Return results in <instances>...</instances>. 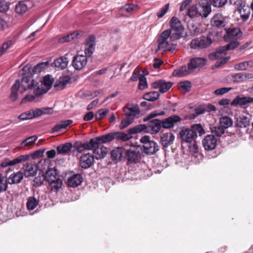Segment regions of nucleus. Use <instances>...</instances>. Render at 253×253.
<instances>
[{"mask_svg":"<svg viewBox=\"0 0 253 253\" xmlns=\"http://www.w3.org/2000/svg\"><path fill=\"white\" fill-rule=\"evenodd\" d=\"M28 6L25 1H19L15 7V12L19 14H23L27 11Z\"/></svg>","mask_w":253,"mask_h":253,"instance_id":"nucleus-32","label":"nucleus"},{"mask_svg":"<svg viewBox=\"0 0 253 253\" xmlns=\"http://www.w3.org/2000/svg\"><path fill=\"white\" fill-rule=\"evenodd\" d=\"M20 90L21 92H24L27 90L32 89L34 86L37 84L36 82L30 76H25L19 81Z\"/></svg>","mask_w":253,"mask_h":253,"instance_id":"nucleus-8","label":"nucleus"},{"mask_svg":"<svg viewBox=\"0 0 253 253\" xmlns=\"http://www.w3.org/2000/svg\"><path fill=\"white\" fill-rule=\"evenodd\" d=\"M70 80L71 78L68 76L60 78L59 80V83L57 85L61 88H64L67 84L70 82Z\"/></svg>","mask_w":253,"mask_h":253,"instance_id":"nucleus-53","label":"nucleus"},{"mask_svg":"<svg viewBox=\"0 0 253 253\" xmlns=\"http://www.w3.org/2000/svg\"><path fill=\"white\" fill-rule=\"evenodd\" d=\"M191 130L193 131L194 135H195V139L197 138L198 134L202 136L205 133V130L200 124L193 125L190 127Z\"/></svg>","mask_w":253,"mask_h":253,"instance_id":"nucleus-33","label":"nucleus"},{"mask_svg":"<svg viewBox=\"0 0 253 253\" xmlns=\"http://www.w3.org/2000/svg\"><path fill=\"white\" fill-rule=\"evenodd\" d=\"M86 56L76 55L74 57L72 61V65L77 70L83 69L87 63Z\"/></svg>","mask_w":253,"mask_h":253,"instance_id":"nucleus-18","label":"nucleus"},{"mask_svg":"<svg viewBox=\"0 0 253 253\" xmlns=\"http://www.w3.org/2000/svg\"><path fill=\"white\" fill-rule=\"evenodd\" d=\"M9 9V4L5 0L0 1V12H6Z\"/></svg>","mask_w":253,"mask_h":253,"instance_id":"nucleus-63","label":"nucleus"},{"mask_svg":"<svg viewBox=\"0 0 253 253\" xmlns=\"http://www.w3.org/2000/svg\"><path fill=\"white\" fill-rule=\"evenodd\" d=\"M134 119L130 117H127L123 120L121 123L120 127L121 129L125 128L132 124L134 121Z\"/></svg>","mask_w":253,"mask_h":253,"instance_id":"nucleus-57","label":"nucleus"},{"mask_svg":"<svg viewBox=\"0 0 253 253\" xmlns=\"http://www.w3.org/2000/svg\"><path fill=\"white\" fill-rule=\"evenodd\" d=\"M192 71L193 70L191 69L189 63H188L187 66H183L181 67L179 70L176 72L175 76H177L179 77H184L190 74Z\"/></svg>","mask_w":253,"mask_h":253,"instance_id":"nucleus-36","label":"nucleus"},{"mask_svg":"<svg viewBox=\"0 0 253 253\" xmlns=\"http://www.w3.org/2000/svg\"><path fill=\"white\" fill-rule=\"evenodd\" d=\"M49 65L48 62H42L37 64L33 69L34 73H40L42 69Z\"/></svg>","mask_w":253,"mask_h":253,"instance_id":"nucleus-55","label":"nucleus"},{"mask_svg":"<svg viewBox=\"0 0 253 253\" xmlns=\"http://www.w3.org/2000/svg\"><path fill=\"white\" fill-rule=\"evenodd\" d=\"M189 45L190 48L193 49L200 50L203 49L200 37L192 39Z\"/></svg>","mask_w":253,"mask_h":253,"instance_id":"nucleus-42","label":"nucleus"},{"mask_svg":"<svg viewBox=\"0 0 253 253\" xmlns=\"http://www.w3.org/2000/svg\"><path fill=\"white\" fill-rule=\"evenodd\" d=\"M227 24L223 16L219 13L215 14L211 19V25L213 27L221 28Z\"/></svg>","mask_w":253,"mask_h":253,"instance_id":"nucleus-16","label":"nucleus"},{"mask_svg":"<svg viewBox=\"0 0 253 253\" xmlns=\"http://www.w3.org/2000/svg\"><path fill=\"white\" fill-rule=\"evenodd\" d=\"M185 29L179 20L175 17V40L183 38L184 35Z\"/></svg>","mask_w":253,"mask_h":253,"instance_id":"nucleus-25","label":"nucleus"},{"mask_svg":"<svg viewBox=\"0 0 253 253\" xmlns=\"http://www.w3.org/2000/svg\"><path fill=\"white\" fill-rule=\"evenodd\" d=\"M78 35V34L77 33H73L66 36H65L62 38L59 39V42H70L73 39H75V37H77Z\"/></svg>","mask_w":253,"mask_h":253,"instance_id":"nucleus-59","label":"nucleus"},{"mask_svg":"<svg viewBox=\"0 0 253 253\" xmlns=\"http://www.w3.org/2000/svg\"><path fill=\"white\" fill-rule=\"evenodd\" d=\"M207 63V60L206 58L203 57H196L190 59V64L191 69L193 71L197 68H202Z\"/></svg>","mask_w":253,"mask_h":253,"instance_id":"nucleus-24","label":"nucleus"},{"mask_svg":"<svg viewBox=\"0 0 253 253\" xmlns=\"http://www.w3.org/2000/svg\"><path fill=\"white\" fill-rule=\"evenodd\" d=\"M161 120L154 119L148 123L149 130L151 134H156L160 131L162 126Z\"/></svg>","mask_w":253,"mask_h":253,"instance_id":"nucleus-22","label":"nucleus"},{"mask_svg":"<svg viewBox=\"0 0 253 253\" xmlns=\"http://www.w3.org/2000/svg\"><path fill=\"white\" fill-rule=\"evenodd\" d=\"M48 161V160L42 159L39 162L38 165L35 163H30L24 165L23 169L25 176L27 177L35 176L37 173L38 168H40L41 165L44 164Z\"/></svg>","mask_w":253,"mask_h":253,"instance_id":"nucleus-7","label":"nucleus"},{"mask_svg":"<svg viewBox=\"0 0 253 253\" xmlns=\"http://www.w3.org/2000/svg\"><path fill=\"white\" fill-rule=\"evenodd\" d=\"M108 152V149L103 146H102L100 148H97V149H95L94 151H93L94 154L96 155L95 157L97 159L104 158Z\"/></svg>","mask_w":253,"mask_h":253,"instance_id":"nucleus-37","label":"nucleus"},{"mask_svg":"<svg viewBox=\"0 0 253 253\" xmlns=\"http://www.w3.org/2000/svg\"><path fill=\"white\" fill-rule=\"evenodd\" d=\"M171 29L165 30L158 36L157 39L158 47L156 51L166 52L171 51L173 49L174 36L172 34Z\"/></svg>","mask_w":253,"mask_h":253,"instance_id":"nucleus-3","label":"nucleus"},{"mask_svg":"<svg viewBox=\"0 0 253 253\" xmlns=\"http://www.w3.org/2000/svg\"><path fill=\"white\" fill-rule=\"evenodd\" d=\"M251 8V7L246 6L245 3L244 6L238 8V11L239 12L240 17L243 21H245L249 19L250 15Z\"/></svg>","mask_w":253,"mask_h":253,"instance_id":"nucleus-28","label":"nucleus"},{"mask_svg":"<svg viewBox=\"0 0 253 253\" xmlns=\"http://www.w3.org/2000/svg\"><path fill=\"white\" fill-rule=\"evenodd\" d=\"M58 178L59 177L57 175V169L51 168L47 170L45 179L48 182L53 181Z\"/></svg>","mask_w":253,"mask_h":253,"instance_id":"nucleus-34","label":"nucleus"},{"mask_svg":"<svg viewBox=\"0 0 253 253\" xmlns=\"http://www.w3.org/2000/svg\"><path fill=\"white\" fill-rule=\"evenodd\" d=\"M228 0H211V3L214 7H222L227 2Z\"/></svg>","mask_w":253,"mask_h":253,"instance_id":"nucleus-60","label":"nucleus"},{"mask_svg":"<svg viewBox=\"0 0 253 253\" xmlns=\"http://www.w3.org/2000/svg\"><path fill=\"white\" fill-rule=\"evenodd\" d=\"M29 158L30 157L29 155H20L12 160H10L8 159H5L1 163V167L5 168L8 166H14L28 160Z\"/></svg>","mask_w":253,"mask_h":253,"instance_id":"nucleus-12","label":"nucleus"},{"mask_svg":"<svg viewBox=\"0 0 253 253\" xmlns=\"http://www.w3.org/2000/svg\"><path fill=\"white\" fill-rule=\"evenodd\" d=\"M179 135L182 141L186 143L196 140L195 135L190 128L183 127L179 132Z\"/></svg>","mask_w":253,"mask_h":253,"instance_id":"nucleus-11","label":"nucleus"},{"mask_svg":"<svg viewBox=\"0 0 253 253\" xmlns=\"http://www.w3.org/2000/svg\"><path fill=\"white\" fill-rule=\"evenodd\" d=\"M217 138L213 135H207L202 141L203 145L206 150H212L217 145Z\"/></svg>","mask_w":253,"mask_h":253,"instance_id":"nucleus-10","label":"nucleus"},{"mask_svg":"<svg viewBox=\"0 0 253 253\" xmlns=\"http://www.w3.org/2000/svg\"><path fill=\"white\" fill-rule=\"evenodd\" d=\"M138 87L140 89L143 90L147 87V83L146 79L143 76H141L139 78Z\"/></svg>","mask_w":253,"mask_h":253,"instance_id":"nucleus-62","label":"nucleus"},{"mask_svg":"<svg viewBox=\"0 0 253 253\" xmlns=\"http://www.w3.org/2000/svg\"><path fill=\"white\" fill-rule=\"evenodd\" d=\"M162 127L166 129H169L174 126V115L161 121Z\"/></svg>","mask_w":253,"mask_h":253,"instance_id":"nucleus-39","label":"nucleus"},{"mask_svg":"<svg viewBox=\"0 0 253 253\" xmlns=\"http://www.w3.org/2000/svg\"><path fill=\"white\" fill-rule=\"evenodd\" d=\"M211 135L219 137L225 133V129L220 125H211L210 127Z\"/></svg>","mask_w":253,"mask_h":253,"instance_id":"nucleus-27","label":"nucleus"},{"mask_svg":"<svg viewBox=\"0 0 253 253\" xmlns=\"http://www.w3.org/2000/svg\"><path fill=\"white\" fill-rule=\"evenodd\" d=\"M125 157L129 163H136L140 159V154L133 148L126 151Z\"/></svg>","mask_w":253,"mask_h":253,"instance_id":"nucleus-23","label":"nucleus"},{"mask_svg":"<svg viewBox=\"0 0 253 253\" xmlns=\"http://www.w3.org/2000/svg\"><path fill=\"white\" fill-rule=\"evenodd\" d=\"M95 46V37L90 35L85 40L84 52L86 55L90 56L93 53Z\"/></svg>","mask_w":253,"mask_h":253,"instance_id":"nucleus-14","label":"nucleus"},{"mask_svg":"<svg viewBox=\"0 0 253 253\" xmlns=\"http://www.w3.org/2000/svg\"><path fill=\"white\" fill-rule=\"evenodd\" d=\"M91 149H93V151L97 148H99L98 145L99 144L102 143L100 137H96L93 138H91L89 142Z\"/></svg>","mask_w":253,"mask_h":253,"instance_id":"nucleus-49","label":"nucleus"},{"mask_svg":"<svg viewBox=\"0 0 253 253\" xmlns=\"http://www.w3.org/2000/svg\"><path fill=\"white\" fill-rule=\"evenodd\" d=\"M186 144H187V146L188 147L189 151L191 153L195 154L198 153V146L195 140L193 141L192 142H189Z\"/></svg>","mask_w":253,"mask_h":253,"instance_id":"nucleus-48","label":"nucleus"},{"mask_svg":"<svg viewBox=\"0 0 253 253\" xmlns=\"http://www.w3.org/2000/svg\"><path fill=\"white\" fill-rule=\"evenodd\" d=\"M165 114V112L164 111H161L160 112H158V111H155L151 112L149 115H148L146 117L143 118V120L144 122H147L149 120L154 118L158 116H163Z\"/></svg>","mask_w":253,"mask_h":253,"instance_id":"nucleus-52","label":"nucleus"},{"mask_svg":"<svg viewBox=\"0 0 253 253\" xmlns=\"http://www.w3.org/2000/svg\"><path fill=\"white\" fill-rule=\"evenodd\" d=\"M139 8L140 7L138 4H127L121 8V11H126L128 13H131L137 11Z\"/></svg>","mask_w":253,"mask_h":253,"instance_id":"nucleus-44","label":"nucleus"},{"mask_svg":"<svg viewBox=\"0 0 253 253\" xmlns=\"http://www.w3.org/2000/svg\"><path fill=\"white\" fill-rule=\"evenodd\" d=\"M233 81L236 82H242L245 80L244 74L242 73H236L232 76Z\"/></svg>","mask_w":253,"mask_h":253,"instance_id":"nucleus-64","label":"nucleus"},{"mask_svg":"<svg viewBox=\"0 0 253 253\" xmlns=\"http://www.w3.org/2000/svg\"><path fill=\"white\" fill-rule=\"evenodd\" d=\"M83 178L81 174H75L68 178L67 184L71 187H76L83 182Z\"/></svg>","mask_w":253,"mask_h":253,"instance_id":"nucleus-21","label":"nucleus"},{"mask_svg":"<svg viewBox=\"0 0 253 253\" xmlns=\"http://www.w3.org/2000/svg\"><path fill=\"white\" fill-rule=\"evenodd\" d=\"M19 89H20L19 81L16 80L14 84L11 87V93L10 95V98L11 100L15 101L17 99V91Z\"/></svg>","mask_w":253,"mask_h":253,"instance_id":"nucleus-41","label":"nucleus"},{"mask_svg":"<svg viewBox=\"0 0 253 253\" xmlns=\"http://www.w3.org/2000/svg\"><path fill=\"white\" fill-rule=\"evenodd\" d=\"M217 33L215 31H210L206 36H202L200 37L203 49L210 47L213 43L215 42Z\"/></svg>","mask_w":253,"mask_h":253,"instance_id":"nucleus-9","label":"nucleus"},{"mask_svg":"<svg viewBox=\"0 0 253 253\" xmlns=\"http://www.w3.org/2000/svg\"><path fill=\"white\" fill-rule=\"evenodd\" d=\"M125 115L127 117L134 118L140 114L139 107L137 105L133 104H128L125 106L123 108Z\"/></svg>","mask_w":253,"mask_h":253,"instance_id":"nucleus-13","label":"nucleus"},{"mask_svg":"<svg viewBox=\"0 0 253 253\" xmlns=\"http://www.w3.org/2000/svg\"><path fill=\"white\" fill-rule=\"evenodd\" d=\"M160 94L158 91H151L144 95L143 98L145 100L153 101L159 98Z\"/></svg>","mask_w":253,"mask_h":253,"instance_id":"nucleus-46","label":"nucleus"},{"mask_svg":"<svg viewBox=\"0 0 253 253\" xmlns=\"http://www.w3.org/2000/svg\"><path fill=\"white\" fill-rule=\"evenodd\" d=\"M174 137L171 133H165L163 134L161 141L162 144L165 147H168L169 144L172 143Z\"/></svg>","mask_w":253,"mask_h":253,"instance_id":"nucleus-29","label":"nucleus"},{"mask_svg":"<svg viewBox=\"0 0 253 253\" xmlns=\"http://www.w3.org/2000/svg\"><path fill=\"white\" fill-rule=\"evenodd\" d=\"M225 30L226 35L224 38L225 41L229 42V43L217 49L215 52L210 53L209 55L210 60H214L220 58L226 54L227 50H233L239 46V42L237 40L242 35L240 28L233 27Z\"/></svg>","mask_w":253,"mask_h":253,"instance_id":"nucleus-1","label":"nucleus"},{"mask_svg":"<svg viewBox=\"0 0 253 253\" xmlns=\"http://www.w3.org/2000/svg\"><path fill=\"white\" fill-rule=\"evenodd\" d=\"M8 184L6 179L0 173V193L7 190Z\"/></svg>","mask_w":253,"mask_h":253,"instance_id":"nucleus-50","label":"nucleus"},{"mask_svg":"<svg viewBox=\"0 0 253 253\" xmlns=\"http://www.w3.org/2000/svg\"><path fill=\"white\" fill-rule=\"evenodd\" d=\"M148 131H149L148 126H147L145 125H138L130 130V132L132 133H135L141 131L147 132Z\"/></svg>","mask_w":253,"mask_h":253,"instance_id":"nucleus-51","label":"nucleus"},{"mask_svg":"<svg viewBox=\"0 0 253 253\" xmlns=\"http://www.w3.org/2000/svg\"><path fill=\"white\" fill-rule=\"evenodd\" d=\"M169 7V3L165 5L163 7L160 8L157 13V16L158 18L163 17L168 12Z\"/></svg>","mask_w":253,"mask_h":253,"instance_id":"nucleus-58","label":"nucleus"},{"mask_svg":"<svg viewBox=\"0 0 253 253\" xmlns=\"http://www.w3.org/2000/svg\"><path fill=\"white\" fill-rule=\"evenodd\" d=\"M252 61H247L237 64L235 65V68L238 70H245L252 63Z\"/></svg>","mask_w":253,"mask_h":253,"instance_id":"nucleus-61","label":"nucleus"},{"mask_svg":"<svg viewBox=\"0 0 253 253\" xmlns=\"http://www.w3.org/2000/svg\"><path fill=\"white\" fill-rule=\"evenodd\" d=\"M253 102V98L249 96L241 97L238 95L232 101L231 104L232 106H243L249 103Z\"/></svg>","mask_w":253,"mask_h":253,"instance_id":"nucleus-20","label":"nucleus"},{"mask_svg":"<svg viewBox=\"0 0 253 253\" xmlns=\"http://www.w3.org/2000/svg\"><path fill=\"white\" fill-rule=\"evenodd\" d=\"M53 83V78L49 75L44 76L39 84L34 90L36 96H40L45 93L51 87Z\"/></svg>","mask_w":253,"mask_h":253,"instance_id":"nucleus-5","label":"nucleus"},{"mask_svg":"<svg viewBox=\"0 0 253 253\" xmlns=\"http://www.w3.org/2000/svg\"><path fill=\"white\" fill-rule=\"evenodd\" d=\"M72 148V144L71 143H66L57 146V151L58 154H66L70 152Z\"/></svg>","mask_w":253,"mask_h":253,"instance_id":"nucleus-35","label":"nucleus"},{"mask_svg":"<svg viewBox=\"0 0 253 253\" xmlns=\"http://www.w3.org/2000/svg\"><path fill=\"white\" fill-rule=\"evenodd\" d=\"M100 137L102 143H107L114 139H116V132L109 133Z\"/></svg>","mask_w":253,"mask_h":253,"instance_id":"nucleus-47","label":"nucleus"},{"mask_svg":"<svg viewBox=\"0 0 253 253\" xmlns=\"http://www.w3.org/2000/svg\"><path fill=\"white\" fill-rule=\"evenodd\" d=\"M23 178V173L18 171L10 175L8 178V182L10 184L18 183Z\"/></svg>","mask_w":253,"mask_h":253,"instance_id":"nucleus-30","label":"nucleus"},{"mask_svg":"<svg viewBox=\"0 0 253 253\" xmlns=\"http://www.w3.org/2000/svg\"><path fill=\"white\" fill-rule=\"evenodd\" d=\"M37 139L38 137L36 135L31 136L23 141L21 145L27 146H31L37 141Z\"/></svg>","mask_w":253,"mask_h":253,"instance_id":"nucleus-54","label":"nucleus"},{"mask_svg":"<svg viewBox=\"0 0 253 253\" xmlns=\"http://www.w3.org/2000/svg\"><path fill=\"white\" fill-rule=\"evenodd\" d=\"M211 12V7L208 0H201L197 4L191 5L187 10L186 15L190 19H205Z\"/></svg>","mask_w":253,"mask_h":253,"instance_id":"nucleus-2","label":"nucleus"},{"mask_svg":"<svg viewBox=\"0 0 253 253\" xmlns=\"http://www.w3.org/2000/svg\"><path fill=\"white\" fill-rule=\"evenodd\" d=\"M250 124V118L246 116L241 115L236 118V125L241 128H245Z\"/></svg>","mask_w":253,"mask_h":253,"instance_id":"nucleus-26","label":"nucleus"},{"mask_svg":"<svg viewBox=\"0 0 253 253\" xmlns=\"http://www.w3.org/2000/svg\"><path fill=\"white\" fill-rule=\"evenodd\" d=\"M48 183L49 184L51 190L55 192H57L61 188L63 184L62 180L59 178L53 180V181H50Z\"/></svg>","mask_w":253,"mask_h":253,"instance_id":"nucleus-43","label":"nucleus"},{"mask_svg":"<svg viewBox=\"0 0 253 253\" xmlns=\"http://www.w3.org/2000/svg\"><path fill=\"white\" fill-rule=\"evenodd\" d=\"M220 125L225 129L233 125V121L231 118L228 116L222 117L219 121Z\"/></svg>","mask_w":253,"mask_h":253,"instance_id":"nucleus-40","label":"nucleus"},{"mask_svg":"<svg viewBox=\"0 0 253 253\" xmlns=\"http://www.w3.org/2000/svg\"><path fill=\"white\" fill-rule=\"evenodd\" d=\"M73 123L72 120H68L61 121L57 123L52 129V132H56L61 129L66 128L68 126Z\"/></svg>","mask_w":253,"mask_h":253,"instance_id":"nucleus-31","label":"nucleus"},{"mask_svg":"<svg viewBox=\"0 0 253 253\" xmlns=\"http://www.w3.org/2000/svg\"><path fill=\"white\" fill-rule=\"evenodd\" d=\"M94 156L89 153L84 154L81 156L80 159V165L83 169L90 168L94 163Z\"/></svg>","mask_w":253,"mask_h":253,"instance_id":"nucleus-15","label":"nucleus"},{"mask_svg":"<svg viewBox=\"0 0 253 253\" xmlns=\"http://www.w3.org/2000/svg\"><path fill=\"white\" fill-rule=\"evenodd\" d=\"M69 63V60L66 56H61L54 60L51 66L58 70L65 69Z\"/></svg>","mask_w":253,"mask_h":253,"instance_id":"nucleus-19","label":"nucleus"},{"mask_svg":"<svg viewBox=\"0 0 253 253\" xmlns=\"http://www.w3.org/2000/svg\"><path fill=\"white\" fill-rule=\"evenodd\" d=\"M172 84V82H166L163 80H159L153 82L152 86L154 88H159L160 92L165 93L171 87Z\"/></svg>","mask_w":253,"mask_h":253,"instance_id":"nucleus-17","label":"nucleus"},{"mask_svg":"<svg viewBox=\"0 0 253 253\" xmlns=\"http://www.w3.org/2000/svg\"><path fill=\"white\" fill-rule=\"evenodd\" d=\"M109 112L108 109H100L95 114V117L96 120H100L104 118Z\"/></svg>","mask_w":253,"mask_h":253,"instance_id":"nucleus-56","label":"nucleus"},{"mask_svg":"<svg viewBox=\"0 0 253 253\" xmlns=\"http://www.w3.org/2000/svg\"><path fill=\"white\" fill-rule=\"evenodd\" d=\"M140 142L143 143L144 152L149 155H152L159 150V146L157 143L150 140L149 136L145 135L140 139Z\"/></svg>","mask_w":253,"mask_h":253,"instance_id":"nucleus-6","label":"nucleus"},{"mask_svg":"<svg viewBox=\"0 0 253 253\" xmlns=\"http://www.w3.org/2000/svg\"><path fill=\"white\" fill-rule=\"evenodd\" d=\"M39 204V201L34 197H30L27 200V207L29 210H33Z\"/></svg>","mask_w":253,"mask_h":253,"instance_id":"nucleus-45","label":"nucleus"},{"mask_svg":"<svg viewBox=\"0 0 253 253\" xmlns=\"http://www.w3.org/2000/svg\"><path fill=\"white\" fill-rule=\"evenodd\" d=\"M53 113L52 108L43 107L42 108H37L32 109L25 111L18 116V119L20 121H25L32 120L42 115L51 114Z\"/></svg>","mask_w":253,"mask_h":253,"instance_id":"nucleus-4","label":"nucleus"},{"mask_svg":"<svg viewBox=\"0 0 253 253\" xmlns=\"http://www.w3.org/2000/svg\"><path fill=\"white\" fill-rule=\"evenodd\" d=\"M177 87L181 92L186 93L191 90V84L189 81H184L179 83L177 84Z\"/></svg>","mask_w":253,"mask_h":253,"instance_id":"nucleus-38","label":"nucleus"}]
</instances>
